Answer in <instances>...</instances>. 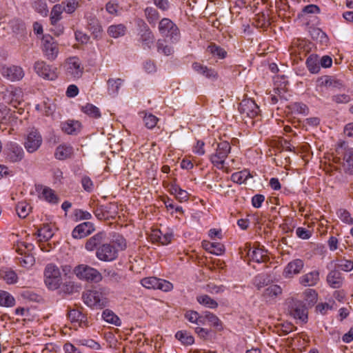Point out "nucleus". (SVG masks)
Returning a JSON list of instances; mask_svg holds the SVG:
<instances>
[{
  "label": "nucleus",
  "instance_id": "1",
  "mask_svg": "<svg viewBox=\"0 0 353 353\" xmlns=\"http://www.w3.org/2000/svg\"><path fill=\"white\" fill-rule=\"evenodd\" d=\"M106 234L99 232L89 238L85 244L88 251L96 250L97 258L103 262H111L118 257L117 250L114 244L105 243Z\"/></svg>",
  "mask_w": 353,
  "mask_h": 353
},
{
  "label": "nucleus",
  "instance_id": "2",
  "mask_svg": "<svg viewBox=\"0 0 353 353\" xmlns=\"http://www.w3.org/2000/svg\"><path fill=\"white\" fill-rule=\"evenodd\" d=\"M83 303L92 309H103L108 304V298L99 290H90L82 294Z\"/></svg>",
  "mask_w": 353,
  "mask_h": 353
},
{
  "label": "nucleus",
  "instance_id": "3",
  "mask_svg": "<svg viewBox=\"0 0 353 353\" xmlns=\"http://www.w3.org/2000/svg\"><path fill=\"white\" fill-rule=\"evenodd\" d=\"M74 272L79 279L87 281L99 283L103 279L101 274L97 269L85 264L75 267Z\"/></svg>",
  "mask_w": 353,
  "mask_h": 353
},
{
  "label": "nucleus",
  "instance_id": "4",
  "mask_svg": "<svg viewBox=\"0 0 353 353\" xmlns=\"http://www.w3.org/2000/svg\"><path fill=\"white\" fill-rule=\"evenodd\" d=\"M158 28L163 37L170 38L171 43H175L179 39V30L170 19H162L159 23Z\"/></svg>",
  "mask_w": 353,
  "mask_h": 353
},
{
  "label": "nucleus",
  "instance_id": "5",
  "mask_svg": "<svg viewBox=\"0 0 353 353\" xmlns=\"http://www.w3.org/2000/svg\"><path fill=\"white\" fill-rule=\"evenodd\" d=\"M45 283L48 288L56 290L60 287L61 276L59 269L53 264H48L44 272Z\"/></svg>",
  "mask_w": 353,
  "mask_h": 353
},
{
  "label": "nucleus",
  "instance_id": "6",
  "mask_svg": "<svg viewBox=\"0 0 353 353\" xmlns=\"http://www.w3.org/2000/svg\"><path fill=\"white\" fill-rule=\"evenodd\" d=\"M230 150L231 146L227 141H222L217 143L216 152L210 157L212 164L218 168H222L225 159L230 152Z\"/></svg>",
  "mask_w": 353,
  "mask_h": 353
},
{
  "label": "nucleus",
  "instance_id": "7",
  "mask_svg": "<svg viewBox=\"0 0 353 353\" xmlns=\"http://www.w3.org/2000/svg\"><path fill=\"white\" fill-rule=\"evenodd\" d=\"M42 42V50L45 57L50 61H54L59 52L58 43L50 35L43 36Z\"/></svg>",
  "mask_w": 353,
  "mask_h": 353
},
{
  "label": "nucleus",
  "instance_id": "8",
  "mask_svg": "<svg viewBox=\"0 0 353 353\" xmlns=\"http://www.w3.org/2000/svg\"><path fill=\"white\" fill-rule=\"evenodd\" d=\"M36 73L44 79L53 81L58 77L57 68L48 65L43 61H37L34 65Z\"/></svg>",
  "mask_w": 353,
  "mask_h": 353
},
{
  "label": "nucleus",
  "instance_id": "9",
  "mask_svg": "<svg viewBox=\"0 0 353 353\" xmlns=\"http://www.w3.org/2000/svg\"><path fill=\"white\" fill-rule=\"evenodd\" d=\"M6 160L10 163L21 161L24 157V152L21 145L14 142L7 143L3 151Z\"/></svg>",
  "mask_w": 353,
  "mask_h": 353
},
{
  "label": "nucleus",
  "instance_id": "10",
  "mask_svg": "<svg viewBox=\"0 0 353 353\" xmlns=\"http://www.w3.org/2000/svg\"><path fill=\"white\" fill-rule=\"evenodd\" d=\"M336 152L343 156V167L345 172L353 175V148L347 147L345 142H341Z\"/></svg>",
  "mask_w": 353,
  "mask_h": 353
},
{
  "label": "nucleus",
  "instance_id": "11",
  "mask_svg": "<svg viewBox=\"0 0 353 353\" xmlns=\"http://www.w3.org/2000/svg\"><path fill=\"white\" fill-rule=\"evenodd\" d=\"M42 142L43 139L40 132L37 130L32 129L25 139L24 147L28 152L33 153L38 150Z\"/></svg>",
  "mask_w": 353,
  "mask_h": 353
},
{
  "label": "nucleus",
  "instance_id": "12",
  "mask_svg": "<svg viewBox=\"0 0 353 353\" xmlns=\"http://www.w3.org/2000/svg\"><path fill=\"white\" fill-rule=\"evenodd\" d=\"M138 24L142 26V29L139 33V41L141 42L142 48L145 50L151 49L154 42V36L152 32L142 19H139Z\"/></svg>",
  "mask_w": 353,
  "mask_h": 353
},
{
  "label": "nucleus",
  "instance_id": "13",
  "mask_svg": "<svg viewBox=\"0 0 353 353\" xmlns=\"http://www.w3.org/2000/svg\"><path fill=\"white\" fill-rule=\"evenodd\" d=\"M239 111L243 119L246 117L252 119L259 114V108L254 101L248 99H244L240 103Z\"/></svg>",
  "mask_w": 353,
  "mask_h": 353
},
{
  "label": "nucleus",
  "instance_id": "14",
  "mask_svg": "<svg viewBox=\"0 0 353 353\" xmlns=\"http://www.w3.org/2000/svg\"><path fill=\"white\" fill-rule=\"evenodd\" d=\"M0 72L4 78L11 81H19L24 77L22 68L17 65H1Z\"/></svg>",
  "mask_w": 353,
  "mask_h": 353
},
{
  "label": "nucleus",
  "instance_id": "15",
  "mask_svg": "<svg viewBox=\"0 0 353 353\" xmlns=\"http://www.w3.org/2000/svg\"><path fill=\"white\" fill-rule=\"evenodd\" d=\"M66 74L74 79H79L82 76L83 67L77 57L69 58L65 64Z\"/></svg>",
  "mask_w": 353,
  "mask_h": 353
},
{
  "label": "nucleus",
  "instance_id": "16",
  "mask_svg": "<svg viewBox=\"0 0 353 353\" xmlns=\"http://www.w3.org/2000/svg\"><path fill=\"white\" fill-rule=\"evenodd\" d=\"M289 312L295 319L305 322L307 319V310L305 304L297 300H292L289 305Z\"/></svg>",
  "mask_w": 353,
  "mask_h": 353
},
{
  "label": "nucleus",
  "instance_id": "17",
  "mask_svg": "<svg viewBox=\"0 0 353 353\" xmlns=\"http://www.w3.org/2000/svg\"><path fill=\"white\" fill-rule=\"evenodd\" d=\"M36 190L39 193V199H43L52 204L58 203L59 197L55 194V192L50 188L43 185H37Z\"/></svg>",
  "mask_w": 353,
  "mask_h": 353
},
{
  "label": "nucleus",
  "instance_id": "18",
  "mask_svg": "<svg viewBox=\"0 0 353 353\" xmlns=\"http://www.w3.org/2000/svg\"><path fill=\"white\" fill-rule=\"evenodd\" d=\"M95 230L94 224L90 222H83L74 228L72 235L74 239H82L90 234Z\"/></svg>",
  "mask_w": 353,
  "mask_h": 353
},
{
  "label": "nucleus",
  "instance_id": "19",
  "mask_svg": "<svg viewBox=\"0 0 353 353\" xmlns=\"http://www.w3.org/2000/svg\"><path fill=\"white\" fill-rule=\"evenodd\" d=\"M304 263L301 259H294L290 261L283 270V276L285 278H291L294 274L300 273L303 268Z\"/></svg>",
  "mask_w": 353,
  "mask_h": 353
},
{
  "label": "nucleus",
  "instance_id": "20",
  "mask_svg": "<svg viewBox=\"0 0 353 353\" xmlns=\"http://www.w3.org/2000/svg\"><path fill=\"white\" fill-rule=\"evenodd\" d=\"M68 317L72 323H78L79 327H88V317L82 311L72 309L68 311Z\"/></svg>",
  "mask_w": 353,
  "mask_h": 353
},
{
  "label": "nucleus",
  "instance_id": "21",
  "mask_svg": "<svg viewBox=\"0 0 353 353\" xmlns=\"http://www.w3.org/2000/svg\"><path fill=\"white\" fill-rule=\"evenodd\" d=\"M342 274L338 270H331L327 276L328 284L333 288H339L343 285Z\"/></svg>",
  "mask_w": 353,
  "mask_h": 353
},
{
  "label": "nucleus",
  "instance_id": "22",
  "mask_svg": "<svg viewBox=\"0 0 353 353\" xmlns=\"http://www.w3.org/2000/svg\"><path fill=\"white\" fill-rule=\"evenodd\" d=\"M319 280V272L314 270L300 277V283L304 286H314Z\"/></svg>",
  "mask_w": 353,
  "mask_h": 353
},
{
  "label": "nucleus",
  "instance_id": "23",
  "mask_svg": "<svg viewBox=\"0 0 353 353\" xmlns=\"http://www.w3.org/2000/svg\"><path fill=\"white\" fill-rule=\"evenodd\" d=\"M317 84L321 87L340 88L343 86L339 80H336L330 76H323L318 79Z\"/></svg>",
  "mask_w": 353,
  "mask_h": 353
},
{
  "label": "nucleus",
  "instance_id": "24",
  "mask_svg": "<svg viewBox=\"0 0 353 353\" xmlns=\"http://www.w3.org/2000/svg\"><path fill=\"white\" fill-rule=\"evenodd\" d=\"M88 29L91 32L94 39H99L102 35V27L99 20L94 17L89 19L88 22Z\"/></svg>",
  "mask_w": 353,
  "mask_h": 353
},
{
  "label": "nucleus",
  "instance_id": "25",
  "mask_svg": "<svg viewBox=\"0 0 353 353\" xmlns=\"http://www.w3.org/2000/svg\"><path fill=\"white\" fill-rule=\"evenodd\" d=\"M172 236V233L163 234L161 230H155L151 235V240L153 242H159L161 245H167L171 242Z\"/></svg>",
  "mask_w": 353,
  "mask_h": 353
},
{
  "label": "nucleus",
  "instance_id": "26",
  "mask_svg": "<svg viewBox=\"0 0 353 353\" xmlns=\"http://www.w3.org/2000/svg\"><path fill=\"white\" fill-rule=\"evenodd\" d=\"M282 294V289L278 285H272L265 288L263 293V296L267 301H272L276 299Z\"/></svg>",
  "mask_w": 353,
  "mask_h": 353
},
{
  "label": "nucleus",
  "instance_id": "27",
  "mask_svg": "<svg viewBox=\"0 0 353 353\" xmlns=\"http://www.w3.org/2000/svg\"><path fill=\"white\" fill-rule=\"evenodd\" d=\"M73 148L69 145H60L55 151L54 156L57 159L64 160L71 157Z\"/></svg>",
  "mask_w": 353,
  "mask_h": 353
},
{
  "label": "nucleus",
  "instance_id": "28",
  "mask_svg": "<svg viewBox=\"0 0 353 353\" xmlns=\"http://www.w3.org/2000/svg\"><path fill=\"white\" fill-rule=\"evenodd\" d=\"M192 67L196 72L207 78L216 79L217 77V73L213 69L204 66L199 63H194Z\"/></svg>",
  "mask_w": 353,
  "mask_h": 353
},
{
  "label": "nucleus",
  "instance_id": "29",
  "mask_svg": "<svg viewBox=\"0 0 353 353\" xmlns=\"http://www.w3.org/2000/svg\"><path fill=\"white\" fill-rule=\"evenodd\" d=\"M248 255L256 263L265 262L268 259L267 252L261 248H254L252 250H250Z\"/></svg>",
  "mask_w": 353,
  "mask_h": 353
},
{
  "label": "nucleus",
  "instance_id": "30",
  "mask_svg": "<svg viewBox=\"0 0 353 353\" xmlns=\"http://www.w3.org/2000/svg\"><path fill=\"white\" fill-rule=\"evenodd\" d=\"M81 128V123L77 121H68L61 124L62 130L68 134H77Z\"/></svg>",
  "mask_w": 353,
  "mask_h": 353
},
{
  "label": "nucleus",
  "instance_id": "31",
  "mask_svg": "<svg viewBox=\"0 0 353 353\" xmlns=\"http://www.w3.org/2000/svg\"><path fill=\"white\" fill-rule=\"evenodd\" d=\"M127 28L123 24L112 25L108 29L109 36L113 38H118L123 36Z\"/></svg>",
  "mask_w": 353,
  "mask_h": 353
},
{
  "label": "nucleus",
  "instance_id": "32",
  "mask_svg": "<svg viewBox=\"0 0 353 353\" xmlns=\"http://www.w3.org/2000/svg\"><path fill=\"white\" fill-rule=\"evenodd\" d=\"M157 48L159 53L165 56H170L174 53V48L167 43L165 39H158L157 41Z\"/></svg>",
  "mask_w": 353,
  "mask_h": 353
},
{
  "label": "nucleus",
  "instance_id": "33",
  "mask_svg": "<svg viewBox=\"0 0 353 353\" xmlns=\"http://www.w3.org/2000/svg\"><path fill=\"white\" fill-rule=\"evenodd\" d=\"M144 12L148 22L152 26H155L160 18L159 12L154 8L147 7Z\"/></svg>",
  "mask_w": 353,
  "mask_h": 353
},
{
  "label": "nucleus",
  "instance_id": "34",
  "mask_svg": "<svg viewBox=\"0 0 353 353\" xmlns=\"http://www.w3.org/2000/svg\"><path fill=\"white\" fill-rule=\"evenodd\" d=\"M64 3L56 4L53 6L50 13V22L52 25H55L61 19V14L63 12Z\"/></svg>",
  "mask_w": 353,
  "mask_h": 353
},
{
  "label": "nucleus",
  "instance_id": "35",
  "mask_svg": "<svg viewBox=\"0 0 353 353\" xmlns=\"http://www.w3.org/2000/svg\"><path fill=\"white\" fill-rule=\"evenodd\" d=\"M102 317L106 322L116 326H120L121 321L120 319L112 310L106 309L103 312Z\"/></svg>",
  "mask_w": 353,
  "mask_h": 353
},
{
  "label": "nucleus",
  "instance_id": "36",
  "mask_svg": "<svg viewBox=\"0 0 353 353\" xmlns=\"http://www.w3.org/2000/svg\"><path fill=\"white\" fill-rule=\"evenodd\" d=\"M252 177L251 174L246 170L233 173L231 179L233 182L241 184L246 183L249 178Z\"/></svg>",
  "mask_w": 353,
  "mask_h": 353
},
{
  "label": "nucleus",
  "instance_id": "37",
  "mask_svg": "<svg viewBox=\"0 0 353 353\" xmlns=\"http://www.w3.org/2000/svg\"><path fill=\"white\" fill-rule=\"evenodd\" d=\"M306 65L311 73H318L320 70V65L317 56L310 55L306 60Z\"/></svg>",
  "mask_w": 353,
  "mask_h": 353
},
{
  "label": "nucleus",
  "instance_id": "38",
  "mask_svg": "<svg viewBox=\"0 0 353 353\" xmlns=\"http://www.w3.org/2000/svg\"><path fill=\"white\" fill-rule=\"evenodd\" d=\"M205 319L208 321L210 325L213 326L216 330H221L223 325L221 320L215 314L210 312H205Z\"/></svg>",
  "mask_w": 353,
  "mask_h": 353
},
{
  "label": "nucleus",
  "instance_id": "39",
  "mask_svg": "<svg viewBox=\"0 0 353 353\" xmlns=\"http://www.w3.org/2000/svg\"><path fill=\"white\" fill-rule=\"evenodd\" d=\"M196 300L200 304L212 309L218 307L217 302L207 294L198 296Z\"/></svg>",
  "mask_w": 353,
  "mask_h": 353
},
{
  "label": "nucleus",
  "instance_id": "40",
  "mask_svg": "<svg viewBox=\"0 0 353 353\" xmlns=\"http://www.w3.org/2000/svg\"><path fill=\"white\" fill-rule=\"evenodd\" d=\"M37 234L40 237V241H47L50 239L53 233L51 228L48 225H43V226L37 230Z\"/></svg>",
  "mask_w": 353,
  "mask_h": 353
},
{
  "label": "nucleus",
  "instance_id": "41",
  "mask_svg": "<svg viewBox=\"0 0 353 353\" xmlns=\"http://www.w3.org/2000/svg\"><path fill=\"white\" fill-rule=\"evenodd\" d=\"M175 337L183 344L189 345H192L194 341V337L186 331H179L176 333Z\"/></svg>",
  "mask_w": 353,
  "mask_h": 353
},
{
  "label": "nucleus",
  "instance_id": "42",
  "mask_svg": "<svg viewBox=\"0 0 353 353\" xmlns=\"http://www.w3.org/2000/svg\"><path fill=\"white\" fill-rule=\"evenodd\" d=\"M271 280L268 274H261L256 276L254 279V284L258 290L268 285Z\"/></svg>",
  "mask_w": 353,
  "mask_h": 353
},
{
  "label": "nucleus",
  "instance_id": "43",
  "mask_svg": "<svg viewBox=\"0 0 353 353\" xmlns=\"http://www.w3.org/2000/svg\"><path fill=\"white\" fill-rule=\"evenodd\" d=\"M123 81V80L119 78L117 79H110L108 81V90L110 94H117Z\"/></svg>",
  "mask_w": 353,
  "mask_h": 353
},
{
  "label": "nucleus",
  "instance_id": "44",
  "mask_svg": "<svg viewBox=\"0 0 353 353\" xmlns=\"http://www.w3.org/2000/svg\"><path fill=\"white\" fill-rule=\"evenodd\" d=\"M15 303V300L9 293L0 290V305L11 307Z\"/></svg>",
  "mask_w": 353,
  "mask_h": 353
},
{
  "label": "nucleus",
  "instance_id": "45",
  "mask_svg": "<svg viewBox=\"0 0 353 353\" xmlns=\"http://www.w3.org/2000/svg\"><path fill=\"white\" fill-rule=\"evenodd\" d=\"M31 207L26 202H19L16 205V211L20 218H26L30 213Z\"/></svg>",
  "mask_w": 353,
  "mask_h": 353
},
{
  "label": "nucleus",
  "instance_id": "46",
  "mask_svg": "<svg viewBox=\"0 0 353 353\" xmlns=\"http://www.w3.org/2000/svg\"><path fill=\"white\" fill-rule=\"evenodd\" d=\"M81 110L86 114L94 118H99L101 117L99 109L90 103H88L85 106H83L81 108Z\"/></svg>",
  "mask_w": 353,
  "mask_h": 353
},
{
  "label": "nucleus",
  "instance_id": "47",
  "mask_svg": "<svg viewBox=\"0 0 353 353\" xmlns=\"http://www.w3.org/2000/svg\"><path fill=\"white\" fill-rule=\"evenodd\" d=\"M208 50L212 54L213 56H216L220 59H224L227 54V52L220 46H216V44H210L208 47Z\"/></svg>",
  "mask_w": 353,
  "mask_h": 353
},
{
  "label": "nucleus",
  "instance_id": "48",
  "mask_svg": "<svg viewBox=\"0 0 353 353\" xmlns=\"http://www.w3.org/2000/svg\"><path fill=\"white\" fill-rule=\"evenodd\" d=\"M33 7L41 15H48V9L45 0H34Z\"/></svg>",
  "mask_w": 353,
  "mask_h": 353
},
{
  "label": "nucleus",
  "instance_id": "49",
  "mask_svg": "<svg viewBox=\"0 0 353 353\" xmlns=\"http://www.w3.org/2000/svg\"><path fill=\"white\" fill-rule=\"evenodd\" d=\"M159 279L157 277H147L141 280V285L148 289H157Z\"/></svg>",
  "mask_w": 353,
  "mask_h": 353
},
{
  "label": "nucleus",
  "instance_id": "50",
  "mask_svg": "<svg viewBox=\"0 0 353 353\" xmlns=\"http://www.w3.org/2000/svg\"><path fill=\"white\" fill-rule=\"evenodd\" d=\"M94 214L99 220H105L109 218L108 207L105 205L98 206L94 210Z\"/></svg>",
  "mask_w": 353,
  "mask_h": 353
},
{
  "label": "nucleus",
  "instance_id": "51",
  "mask_svg": "<svg viewBox=\"0 0 353 353\" xmlns=\"http://www.w3.org/2000/svg\"><path fill=\"white\" fill-rule=\"evenodd\" d=\"M103 274L104 276L111 282L119 283L121 281L122 276L113 270L105 269L103 271Z\"/></svg>",
  "mask_w": 353,
  "mask_h": 353
},
{
  "label": "nucleus",
  "instance_id": "52",
  "mask_svg": "<svg viewBox=\"0 0 353 353\" xmlns=\"http://www.w3.org/2000/svg\"><path fill=\"white\" fill-rule=\"evenodd\" d=\"M335 267L345 272H350L353 270V261L351 260H339Z\"/></svg>",
  "mask_w": 353,
  "mask_h": 353
},
{
  "label": "nucleus",
  "instance_id": "53",
  "mask_svg": "<svg viewBox=\"0 0 353 353\" xmlns=\"http://www.w3.org/2000/svg\"><path fill=\"white\" fill-rule=\"evenodd\" d=\"M62 3H64V4H63L64 8L63 11L68 14L73 13L79 6V3L77 0H67L65 2L63 1Z\"/></svg>",
  "mask_w": 353,
  "mask_h": 353
},
{
  "label": "nucleus",
  "instance_id": "54",
  "mask_svg": "<svg viewBox=\"0 0 353 353\" xmlns=\"http://www.w3.org/2000/svg\"><path fill=\"white\" fill-rule=\"evenodd\" d=\"M143 121L145 123V125L148 128L152 129L157 125L158 119L154 115L149 114H145V116L143 118Z\"/></svg>",
  "mask_w": 353,
  "mask_h": 353
},
{
  "label": "nucleus",
  "instance_id": "55",
  "mask_svg": "<svg viewBox=\"0 0 353 353\" xmlns=\"http://www.w3.org/2000/svg\"><path fill=\"white\" fill-rule=\"evenodd\" d=\"M337 214L343 222L348 224H353V218L351 217L350 214L346 210L340 209Z\"/></svg>",
  "mask_w": 353,
  "mask_h": 353
},
{
  "label": "nucleus",
  "instance_id": "56",
  "mask_svg": "<svg viewBox=\"0 0 353 353\" xmlns=\"http://www.w3.org/2000/svg\"><path fill=\"white\" fill-rule=\"evenodd\" d=\"M305 296V301L307 302L309 305H313L317 299V294L315 290L309 289L304 293Z\"/></svg>",
  "mask_w": 353,
  "mask_h": 353
},
{
  "label": "nucleus",
  "instance_id": "57",
  "mask_svg": "<svg viewBox=\"0 0 353 353\" xmlns=\"http://www.w3.org/2000/svg\"><path fill=\"white\" fill-rule=\"evenodd\" d=\"M21 90L20 89H14L8 93V97H11L10 103H13L16 106V103H19L21 100Z\"/></svg>",
  "mask_w": 353,
  "mask_h": 353
},
{
  "label": "nucleus",
  "instance_id": "58",
  "mask_svg": "<svg viewBox=\"0 0 353 353\" xmlns=\"http://www.w3.org/2000/svg\"><path fill=\"white\" fill-rule=\"evenodd\" d=\"M110 243L114 244L117 250V253L120 250H123L126 248V242L125 239L121 236H118L115 238L112 241L110 242Z\"/></svg>",
  "mask_w": 353,
  "mask_h": 353
},
{
  "label": "nucleus",
  "instance_id": "59",
  "mask_svg": "<svg viewBox=\"0 0 353 353\" xmlns=\"http://www.w3.org/2000/svg\"><path fill=\"white\" fill-rule=\"evenodd\" d=\"M2 276L3 279L9 284L16 283L17 280V274L12 270L5 272Z\"/></svg>",
  "mask_w": 353,
  "mask_h": 353
},
{
  "label": "nucleus",
  "instance_id": "60",
  "mask_svg": "<svg viewBox=\"0 0 353 353\" xmlns=\"http://www.w3.org/2000/svg\"><path fill=\"white\" fill-rule=\"evenodd\" d=\"M74 214L77 220H89L92 218V214L89 212L80 209L76 210Z\"/></svg>",
  "mask_w": 353,
  "mask_h": 353
},
{
  "label": "nucleus",
  "instance_id": "61",
  "mask_svg": "<svg viewBox=\"0 0 353 353\" xmlns=\"http://www.w3.org/2000/svg\"><path fill=\"white\" fill-rule=\"evenodd\" d=\"M320 8L314 4L307 5L302 9V14H319Z\"/></svg>",
  "mask_w": 353,
  "mask_h": 353
},
{
  "label": "nucleus",
  "instance_id": "62",
  "mask_svg": "<svg viewBox=\"0 0 353 353\" xmlns=\"http://www.w3.org/2000/svg\"><path fill=\"white\" fill-rule=\"evenodd\" d=\"M351 100V97L348 94H336L332 97V101L336 103H347Z\"/></svg>",
  "mask_w": 353,
  "mask_h": 353
},
{
  "label": "nucleus",
  "instance_id": "63",
  "mask_svg": "<svg viewBox=\"0 0 353 353\" xmlns=\"http://www.w3.org/2000/svg\"><path fill=\"white\" fill-rule=\"evenodd\" d=\"M172 288H173V285L170 282H169L166 280L159 279V282L158 283L157 289L161 290L164 292H169Z\"/></svg>",
  "mask_w": 353,
  "mask_h": 353
},
{
  "label": "nucleus",
  "instance_id": "64",
  "mask_svg": "<svg viewBox=\"0 0 353 353\" xmlns=\"http://www.w3.org/2000/svg\"><path fill=\"white\" fill-rule=\"evenodd\" d=\"M81 184L83 189L87 192H91L93 190V183L87 176L81 179Z\"/></svg>",
  "mask_w": 353,
  "mask_h": 353
}]
</instances>
